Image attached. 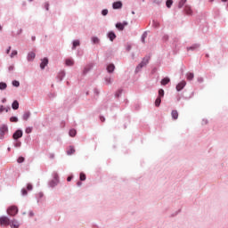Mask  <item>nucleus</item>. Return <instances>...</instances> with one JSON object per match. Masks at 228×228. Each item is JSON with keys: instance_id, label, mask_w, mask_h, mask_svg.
Returning <instances> with one entry per match:
<instances>
[{"instance_id": "obj_47", "label": "nucleus", "mask_w": 228, "mask_h": 228, "mask_svg": "<svg viewBox=\"0 0 228 228\" xmlns=\"http://www.w3.org/2000/svg\"><path fill=\"white\" fill-rule=\"evenodd\" d=\"M67 181H68V182L72 181V176H69V177L67 178Z\"/></svg>"}, {"instance_id": "obj_48", "label": "nucleus", "mask_w": 228, "mask_h": 228, "mask_svg": "<svg viewBox=\"0 0 228 228\" xmlns=\"http://www.w3.org/2000/svg\"><path fill=\"white\" fill-rule=\"evenodd\" d=\"M29 216H35V213L29 212Z\"/></svg>"}, {"instance_id": "obj_32", "label": "nucleus", "mask_w": 228, "mask_h": 228, "mask_svg": "<svg viewBox=\"0 0 228 228\" xmlns=\"http://www.w3.org/2000/svg\"><path fill=\"white\" fill-rule=\"evenodd\" d=\"M145 38H147V34H146V32H144V33L142 34V44H145Z\"/></svg>"}, {"instance_id": "obj_22", "label": "nucleus", "mask_w": 228, "mask_h": 228, "mask_svg": "<svg viewBox=\"0 0 228 228\" xmlns=\"http://www.w3.org/2000/svg\"><path fill=\"white\" fill-rule=\"evenodd\" d=\"M78 45H80L79 40L73 41V47H72V49H76L77 47H78Z\"/></svg>"}, {"instance_id": "obj_53", "label": "nucleus", "mask_w": 228, "mask_h": 228, "mask_svg": "<svg viewBox=\"0 0 228 228\" xmlns=\"http://www.w3.org/2000/svg\"><path fill=\"white\" fill-rule=\"evenodd\" d=\"M223 3H227V0H222Z\"/></svg>"}, {"instance_id": "obj_21", "label": "nucleus", "mask_w": 228, "mask_h": 228, "mask_svg": "<svg viewBox=\"0 0 228 228\" xmlns=\"http://www.w3.org/2000/svg\"><path fill=\"white\" fill-rule=\"evenodd\" d=\"M69 136L74 138V136H76V134H77V132L76 131V129H71V130H69Z\"/></svg>"}, {"instance_id": "obj_36", "label": "nucleus", "mask_w": 228, "mask_h": 228, "mask_svg": "<svg viewBox=\"0 0 228 228\" xmlns=\"http://www.w3.org/2000/svg\"><path fill=\"white\" fill-rule=\"evenodd\" d=\"M24 157H20L18 159H17V161H18V163H24Z\"/></svg>"}, {"instance_id": "obj_51", "label": "nucleus", "mask_w": 228, "mask_h": 228, "mask_svg": "<svg viewBox=\"0 0 228 228\" xmlns=\"http://www.w3.org/2000/svg\"><path fill=\"white\" fill-rule=\"evenodd\" d=\"M46 10H49V4H46L45 5Z\"/></svg>"}, {"instance_id": "obj_26", "label": "nucleus", "mask_w": 228, "mask_h": 228, "mask_svg": "<svg viewBox=\"0 0 228 228\" xmlns=\"http://www.w3.org/2000/svg\"><path fill=\"white\" fill-rule=\"evenodd\" d=\"M6 83L1 82L0 83V90H6Z\"/></svg>"}, {"instance_id": "obj_4", "label": "nucleus", "mask_w": 228, "mask_h": 228, "mask_svg": "<svg viewBox=\"0 0 228 228\" xmlns=\"http://www.w3.org/2000/svg\"><path fill=\"white\" fill-rule=\"evenodd\" d=\"M58 183H60V179L57 174L54 175L53 179L50 182V186L52 188H54V186L58 185Z\"/></svg>"}, {"instance_id": "obj_49", "label": "nucleus", "mask_w": 228, "mask_h": 228, "mask_svg": "<svg viewBox=\"0 0 228 228\" xmlns=\"http://www.w3.org/2000/svg\"><path fill=\"white\" fill-rule=\"evenodd\" d=\"M15 147H20V142H17V143L15 144Z\"/></svg>"}, {"instance_id": "obj_1", "label": "nucleus", "mask_w": 228, "mask_h": 228, "mask_svg": "<svg viewBox=\"0 0 228 228\" xmlns=\"http://www.w3.org/2000/svg\"><path fill=\"white\" fill-rule=\"evenodd\" d=\"M18 213L19 208H17L16 206H11L7 209V215H9L10 216H15V215H17Z\"/></svg>"}, {"instance_id": "obj_28", "label": "nucleus", "mask_w": 228, "mask_h": 228, "mask_svg": "<svg viewBox=\"0 0 228 228\" xmlns=\"http://www.w3.org/2000/svg\"><path fill=\"white\" fill-rule=\"evenodd\" d=\"M185 13H187V15H191V8L186 6L185 7Z\"/></svg>"}, {"instance_id": "obj_20", "label": "nucleus", "mask_w": 228, "mask_h": 228, "mask_svg": "<svg viewBox=\"0 0 228 228\" xmlns=\"http://www.w3.org/2000/svg\"><path fill=\"white\" fill-rule=\"evenodd\" d=\"M12 110H17L19 108V102L15 100L12 104Z\"/></svg>"}, {"instance_id": "obj_43", "label": "nucleus", "mask_w": 228, "mask_h": 228, "mask_svg": "<svg viewBox=\"0 0 228 228\" xmlns=\"http://www.w3.org/2000/svg\"><path fill=\"white\" fill-rule=\"evenodd\" d=\"M10 51H12V46H9V48L6 51V54H10Z\"/></svg>"}, {"instance_id": "obj_57", "label": "nucleus", "mask_w": 228, "mask_h": 228, "mask_svg": "<svg viewBox=\"0 0 228 228\" xmlns=\"http://www.w3.org/2000/svg\"><path fill=\"white\" fill-rule=\"evenodd\" d=\"M29 1H33V0H29Z\"/></svg>"}, {"instance_id": "obj_31", "label": "nucleus", "mask_w": 228, "mask_h": 228, "mask_svg": "<svg viewBox=\"0 0 228 228\" xmlns=\"http://www.w3.org/2000/svg\"><path fill=\"white\" fill-rule=\"evenodd\" d=\"M80 181H86V175L80 173Z\"/></svg>"}, {"instance_id": "obj_46", "label": "nucleus", "mask_w": 228, "mask_h": 228, "mask_svg": "<svg viewBox=\"0 0 228 228\" xmlns=\"http://www.w3.org/2000/svg\"><path fill=\"white\" fill-rule=\"evenodd\" d=\"M100 119L102 122H104L106 119L104 118V117H100Z\"/></svg>"}, {"instance_id": "obj_3", "label": "nucleus", "mask_w": 228, "mask_h": 228, "mask_svg": "<svg viewBox=\"0 0 228 228\" xmlns=\"http://www.w3.org/2000/svg\"><path fill=\"white\" fill-rule=\"evenodd\" d=\"M6 133H8V126H6V125H2L0 126V138H4Z\"/></svg>"}, {"instance_id": "obj_30", "label": "nucleus", "mask_w": 228, "mask_h": 228, "mask_svg": "<svg viewBox=\"0 0 228 228\" xmlns=\"http://www.w3.org/2000/svg\"><path fill=\"white\" fill-rule=\"evenodd\" d=\"M174 4V2L172 0H167L166 2L167 7L170 8L172 6V4Z\"/></svg>"}, {"instance_id": "obj_19", "label": "nucleus", "mask_w": 228, "mask_h": 228, "mask_svg": "<svg viewBox=\"0 0 228 228\" xmlns=\"http://www.w3.org/2000/svg\"><path fill=\"white\" fill-rule=\"evenodd\" d=\"M107 70H108V72H110V73L113 72V70H115V65H114V64H110V65L107 67Z\"/></svg>"}, {"instance_id": "obj_18", "label": "nucleus", "mask_w": 228, "mask_h": 228, "mask_svg": "<svg viewBox=\"0 0 228 228\" xmlns=\"http://www.w3.org/2000/svg\"><path fill=\"white\" fill-rule=\"evenodd\" d=\"M66 65H67L68 67H72V65H74V60H72V59H67V60H66Z\"/></svg>"}, {"instance_id": "obj_37", "label": "nucleus", "mask_w": 228, "mask_h": 228, "mask_svg": "<svg viewBox=\"0 0 228 228\" xmlns=\"http://www.w3.org/2000/svg\"><path fill=\"white\" fill-rule=\"evenodd\" d=\"M27 190H28L29 191H31V190H33V185L31 183H28L27 185Z\"/></svg>"}, {"instance_id": "obj_9", "label": "nucleus", "mask_w": 228, "mask_h": 228, "mask_svg": "<svg viewBox=\"0 0 228 228\" xmlns=\"http://www.w3.org/2000/svg\"><path fill=\"white\" fill-rule=\"evenodd\" d=\"M10 225L12 228L20 227V224H19V221H17L16 219H13L12 222H10Z\"/></svg>"}, {"instance_id": "obj_45", "label": "nucleus", "mask_w": 228, "mask_h": 228, "mask_svg": "<svg viewBox=\"0 0 228 228\" xmlns=\"http://www.w3.org/2000/svg\"><path fill=\"white\" fill-rule=\"evenodd\" d=\"M153 24H154L155 28H158V26H159V23H158L156 21H153Z\"/></svg>"}, {"instance_id": "obj_23", "label": "nucleus", "mask_w": 228, "mask_h": 228, "mask_svg": "<svg viewBox=\"0 0 228 228\" xmlns=\"http://www.w3.org/2000/svg\"><path fill=\"white\" fill-rule=\"evenodd\" d=\"M199 45H194L192 46L187 47V51H195V49H198Z\"/></svg>"}, {"instance_id": "obj_6", "label": "nucleus", "mask_w": 228, "mask_h": 228, "mask_svg": "<svg viewBox=\"0 0 228 228\" xmlns=\"http://www.w3.org/2000/svg\"><path fill=\"white\" fill-rule=\"evenodd\" d=\"M22 134H23L22 130H17L13 134L12 138L13 140H19V138H22Z\"/></svg>"}, {"instance_id": "obj_16", "label": "nucleus", "mask_w": 228, "mask_h": 228, "mask_svg": "<svg viewBox=\"0 0 228 228\" xmlns=\"http://www.w3.org/2000/svg\"><path fill=\"white\" fill-rule=\"evenodd\" d=\"M161 85L163 86H165L166 85H168L169 83H170V78H168V77H165V78H163L162 80H161Z\"/></svg>"}, {"instance_id": "obj_27", "label": "nucleus", "mask_w": 228, "mask_h": 228, "mask_svg": "<svg viewBox=\"0 0 228 228\" xmlns=\"http://www.w3.org/2000/svg\"><path fill=\"white\" fill-rule=\"evenodd\" d=\"M185 3H186V0H181L178 4V8H183Z\"/></svg>"}, {"instance_id": "obj_8", "label": "nucleus", "mask_w": 228, "mask_h": 228, "mask_svg": "<svg viewBox=\"0 0 228 228\" xmlns=\"http://www.w3.org/2000/svg\"><path fill=\"white\" fill-rule=\"evenodd\" d=\"M186 86V81L183 80L182 82H180L177 86H176V90L177 92H181V90H183V88H184Z\"/></svg>"}, {"instance_id": "obj_38", "label": "nucleus", "mask_w": 228, "mask_h": 228, "mask_svg": "<svg viewBox=\"0 0 228 228\" xmlns=\"http://www.w3.org/2000/svg\"><path fill=\"white\" fill-rule=\"evenodd\" d=\"M92 40L94 44H99V39L97 37H93Z\"/></svg>"}, {"instance_id": "obj_54", "label": "nucleus", "mask_w": 228, "mask_h": 228, "mask_svg": "<svg viewBox=\"0 0 228 228\" xmlns=\"http://www.w3.org/2000/svg\"><path fill=\"white\" fill-rule=\"evenodd\" d=\"M3 102H6V99H4V100H3Z\"/></svg>"}, {"instance_id": "obj_41", "label": "nucleus", "mask_w": 228, "mask_h": 228, "mask_svg": "<svg viewBox=\"0 0 228 228\" xmlns=\"http://www.w3.org/2000/svg\"><path fill=\"white\" fill-rule=\"evenodd\" d=\"M21 193L22 195H28V191H26V189H22Z\"/></svg>"}, {"instance_id": "obj_12", "label": "nucleus", "mask_w": 228, "mask_h": 228, "mask_svg": "<svg viewBox=\"0 0 228 228\" xmlns=\"http://www.w3.org/2000/svg\"><path fill=\"white\" fill-rule=\"evenodd\" d=\"M37 56V54H35V52H30L28 54V61H33V59Z\"/></svg>"}, {"instance_id": "obj_40", "label": "nucleus", "mask_w": 228, "mask_h": 228, "mask_svg": "<svg viewBox=\"0 0 228 228\" xmlns=\"http://www.w3.org/2000/svg\"><path fill=\"white\" fill-rule=\"evenodd\" d=\"M6 109L4 108V106L1 105L0 106V113H3V111H4Z\"/></svg>"}, {"instance_id": "obj_11", "label": "nucleus", "mask_w": 228, "mask_h": 228, "mask_svg": "<svg viewBox=\"0 0 228 228\" xmlns=\"http://www.w3.org/2000/svg\"><path fill=\"white\" fill-rule=\"evenodd\" d=\"M171 116L174 120H177L179 118V112L177 110H172Z\"/></svg>"}, {"instance_id": "obj_29", "label": "nucleus", "mask_w": 228, "mask_h": 228, "mask_svg": "<svg viewBox=\"0 0 228 228\" xmlns=\"http://www.w3.org/2000/svg\"><path fill=\"white\" fill-rule=\"evenodd\" d=\"M165 96V91L163 89L159 90V97H164Z\"/></svg>"}, {"instance_id": "obj_17", "label": "nucleus", "mask_w": 228, "mask_h": 228, "mask_svg": "<svg viewBox=\"0 0 228 228\" xmlns=\"http://www.w3.org/2000/svg\"><path fill=\"white\" fill-rule=\"evenodd\" d=\"M186 77H187L188 81H191L193 79V77H195V75H193V73H191V72H188L186 74Z\"/></svg>"}, {"instance_id": "obj_5", "label": "nucleus", "mask_w": 228, "mask_h": 228, "mask_svg": "<svg viewBox=\"0 0 228 228\" xmlns=\"http://www.w3.org/2000/svg\"><path fill=\"white\" fill-rule=\"evenodd\" d=\"M0 225H4L5 227L10 225V218L6 216L0 217Z\"/></svg>"}, {"instance_id": "obj_24", "label": "nucleus", "mask_w": 228, "mask_h": 228, "mask_svg": "<svg viewBox=\"0 0 228 228\" xmlns=\"http://www.w3.org/2000/svg\"><path fill=\"white\" fill-rule=\"evenodd\" d=\"M29 117H31V113L30 112H25L24 115H23V119L28 120V118H29Z\"/></svg>"}, {"instance_id": "obj_44", "label": "nucleus", "mask_w": 228, "mask_h": 228, "mask_svg": "<svg viewBox=\"0 0 228 228\" xmlns=\"http://www.w3.org/2000/svg\"><path fill=\"white\" fill-rule=\"evenodd\" d=\"M107 85H110L111 83V78H106Z\"/></svg>"}, {"instance_id": "obj_55", "label": "nucleus", "mask_w": 228, "mask_h": 228, "mask_svg": "<svg viewBox=\"0 0 228 228\" xmlns=\"http://www.w3.org/2000/svg\"><path fill=\"white\" fill-rule=\"evenodd\" d=\"M1 29H3V27L0 26V31H1Z\"/></svg>"}, {"instance_id": "obj_52", "label": "nucleus", "mask_w": 228, "mask_h": 228, "mask_svg": "<svg viewBox=\"0 0 228 228\" xmlns=\"http://www.w3.org/2000/svg\"><path fill=\"white\" fill-rule=\"evenodd\" d=\"M9 70H13V66H11V67L9 68Z\"/></svg>"}, {"instance_id": "obj_13", "label": "nucleus", "mask_w": 228, "mask_h": 228, "mask_svg": "<svg viewBox=\"0 0 228 228\" xmlns=\"http://www.w3.org/2000/svg\"><path fill=\"white\" fill-rule=\"evenodd\" d=\"M74 152H76V149H74L73 146H69L68 151H67V154L69 156H72V154H74Z\"/></svg>"}, {"instance_id": "obj_25", "label": "nucleus", "mask_w": 228, "mask_h": 228, "mask_svg": "<svg viewBox=\"0 0 228 228\" xmlns=\"http://www.w3.org/2000/svg\"><path fill=\"white\" fill-rule=\"evenodd\" d=\"M159 104H161V98L158 97L155 101V106H157V108H159Z\"/></svg>"}, {"instance_id": "obj_15", "label": "nucleus", "mask_w": 228, "mask_h": 228, "mask_svg": "<svg viewBox=\"0 0 228 228\" xmlns=\"http://www.w3.org/2000/svg\"><path fill=\"white\" fill-rule=\"evenodd\" d=\"M108 37L110 38V42H113V40L117 38V35H115L113 32H109Z\"/></svg>"}, {"instance_id": "obj_56", "label": "nucleus", "mask_w": 228, "mask_h": 228, "mask_svg": "<svg viewBox=\"0 0 228 228\" xmlns=\"http://www.w3.org/2000/svg\"><path fill=\"white\" fill-rule=\"evenodd\" d=\"M32 40H35V37H32Z\"/></svg>"}, {"instance_id": "obj_42", "label": "nucleus", "mask_w": 228, "mask_h": 228, "mask_svg": "<svg viewBox=\"0 0 228 228\" xmlns=\"http://www.w3.org/2000/svg\"><path fill=\"white\" fill-rule=\"evenodd\" d=\"M108 13V9H104V10H102V15H106Z\"/></svg>"}, {"instance_id": "obj_39", "label": "nucleus", "mask_w": 228, "mask_h": 228, "mask_svg": "<svg viewBox=\"0 0 228 228\" xmlns=\"http://www.w3.org/2000/svg\"><path fill=\"white\" fill-rule=\"evenodd\" d=\"M31 131H32L31 127H28V128H26L25 133H27V134H29V133H31Z\"/></svg>"}, {"instance_id": "obj_2", "label": "nucleus", "mask_w": 228, "mask_h": 228, "mask_svg": "<svg viewBox=\"0 0 228 228\" xmlns=\"http://www.w3.org/2000/svg\"><path fill=\"white\" fill-rule=\"evenodd\" d=\"M149 60H151V57H144L142 59V62L136 67L135 72H140V69L142 67H145V65H147V63H149Z\"/></svg>"}, {"instance_id": "obj_50", "label": "nucleus", "mask_w": 228, "mask_h": 228, "mask_svg": "<svg viewBox=\"0 0 228 228\" xmlns=\"http://www.w3.org/2000/svg\"><path fill=\"white\" fill-rule=\"evenodd\" d=\"M81 184H83V183H81V182H77V186H81Z\"/></svg>"}, {"instance_id": "obj_10", "label": "nucleus", "mask_w": 228, "mask_h": 228, "mask_svg": "<svg viewBox=\"0 0 228 228\" xmlns=\"http://www.w3.org/2000/svg\"><path fill=\"white\" fill-rule=\"evenodd\" d=\"M48 63H49V59L44 58V59L42 60L41 64H40V68H41L42 69H45V67H47V64H48Z\"/></svg>"}, {"instance_id": "obj_14", "label": "nucleus", "mask_w": 228, "mask_h": 228, "mask_svg": "<svg viewBox=\"0 0 228 228\" xmlns=\"http://www.w3.org/2000/svg\"><path fill=\"white\" fill-rule=\"evenodd\" d=\"M114 10H118V8H122V2H115L113 4Z\"/></svg>"}, {"instance_id": "obj_35", "label": "nucleus", "mask_w": 228, "mask_h": 228, "mask_svg": "<svg viewBox=\"0 0 228 228\" xmlns=\"http://www.w3.org/2000/svg\"><path fill=\"white\" fill-rule=\"evenodd\" d=\"M14 56H17V50H13L11 53V58H13Z\"/></svg>"}, {"instance_id": "obj_7", "label": "nucleus", "mask_w": 228, "mask_h": 228, "mask_svg": "<svg viewBox=\"0 0 228 228\" xmlns=\"http://www.w3.org/2000/svg\"><path fill=\"white\" fill-rule=\"evenodd\" d=\"M126 26H127V21H125L123 23H117L116 24V28L119 31H124V28H126Z\"/></svg>"}, {"instance_id": "obj_34", "label": "nucleus", "mask_w": 228, "mask_h": 228, "mask_svg": "<svg viewBox=\"0 0 228 228\" xmlns=\"http://www.w3.org/2000/svg\"><path fill=\"white\" fill-rule=\"evenodd\" d=\"M20 83H19V81H17V80H14V81H12V86H20Z\"/></svg>"}, {"instance_id": "obj_33", "label": "nucleus", "mask_w": 228, "mask_h": 228, "mask_svg": "<svg viewBox=\"0 0 228 228\" xmlns=\"http://www.w3.org/2000/svg\"><path fill=\"white\" fill-rule=\"evenodd\" d=\"M10 121H11V122H19V118H17V117H12V118H10Z\"/></svg>"}]
</instances>
